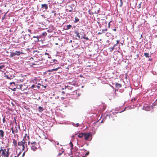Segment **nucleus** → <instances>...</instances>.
I'll list each match as a JSON object with an SVG mask.
<instances>
[{
	"label": "nucleus",
	"mask_w": 157,
	"mask_h": 157,
	"mask_svg": "<svg viewBox=\"0 0 157 157\" xmlns=\"http://www.w3.org/2000/svg\"><path fill=\"white\" fill-rule=\"evenodd\" d=\"M9 149H3L1 147L0 150V157H9Z\"/></svg>",
	"instance_id": "obj_1"
},
{
	"label": "nucleus",
	"mask_w": 157,
	"mask_h": 157,
	"mask_svg": "<svg viewBox=\"0 0 157 157\" xmlns=\"http://www.w3.org/2000/svg\"><path fill=\"white\" fill-rule=\"evenodd\" d=\"M25 137H24L22 140L18 142V146L21 148V151H23L25 149V146L27 147V142L25 140Z\"/></svg>",
	"instance_id": "obj_2"
},
{
	"label": "nucleus",
	"mask_w": 157,
	"mask_h": 157,
	"mask_svg": "<svg viewBox=\"0 0 157 157\" xmlns=\"http://www.w3.org/2000/svg\"><path fill=\"white\" fill-rule=\"evenodd\" d=\"M75 33L76 34V36L79 39H82L84 36H86V34L83 32L78 33L77 31H75Z\"/></svg>",
	"instance_id": "obj_3"
},
{
	"label": "nucleus",
	"mask_w": 157,
	"mask_h": 157,
	"mask_svg": "<svg viewBox=\"0 0 157 157\" xmlns=\"http://www.w3.org/2000/svg\"><path fill=\"white\" fill-rule=\"evenodd\" d=\"M36 144V143L35 141L31 143V149L33 151H36L37 149V147L35 146Z\"/></svg>",
	"instance_id": "obj_4"
},
{
	"label": "nucleus",
	"mask_w": 157,
	"mask_h": 157,
	"mask_svg": "<svg viewBox=\"0 0 157 157\" xmlns=\"http://www.w3.org/2000/svg\"><path fill=\"white\" fill-rule=\"evenodd\" d=\"M21 53V52L19 51H16L15 52H11L10 56L12 57L15 56H19Z\"/></svg>",
	"instance_id": "obj_5"
},
{
	"label": "nucleus",
	"mask_w": 157,
	"mask_h": 157,
	"mask_svg": "<svg viewBox=\"0 0 157 157\" xmlns=\"http://www.w3.org/2000/svg\"><path fill=\"white\" fill-rule=\"evenodd\" d=\"M84 137L85 140H89V138L90 137H91L92 134L90 132L88 133H84Z\"/></svg>",
	"instance_id": "obj_6"
},
{
	"label": "nucleus",
	"mask_w": 157,
	"mask_h": 157,
	"mask_svg": "<svg viewBox=\"0 0 157 157\" xmlns=\"http://www.w3.org/2000/svg\"><path fill=\"white\" fill-rule=\"evenodd\" d=\"M106 107V105L104 103H102L99 105L100 110L101 111H103L105 110Z\"/></svg>",
	"instance_id": "obj_7"
},
{
	"label": "nucleus",
	"mask_w": 157,
	"mask_h": 157,
	"mask_svg": "<svg viewBox=\"0 0 157 157\" xmlns=\"http://www.w3.org/2000/svg\"><path fill=\"white\" fill-rule=\"evenodd\" d=\"M73 7H74L73 4H71L70 5H68L67 7V10L68 11L71 12L73 10Z\"/></svg>",
	"instance_id": "obj_8"
},
{
	"label": "nucleus",
	"mask_w": 157,
	"mask_h": 157,
	"mask_svg": "<svg viewBox=\"0 0 157 157\" xmlns=\"http://www.w3.org/2000/svg\"><path fill=\"white\" fill-rule=\"evenodd\" d=\"M151 106L149 105H148L147 104H145L143 108L145 110L148 111L151 109Z\"/></svg>",
	"instance_id": "obj_9"
},
{
	"label": "nucleus",
	"mask_w": 157,
	"mask_h": 157,
	"mask_svg": "<svg viewBox=\"0 0 157 157\" xmlns=\"http://www.w3.org/2000/svg\"><path fill=\"white\" fill-rule=\"evenodd\" d=\"M5 77L8 79H11L13 78L14 76L13 75H11L10 74H8L7 75L5 74Z\"/></svg>",
	"instance_id": "obj_10"
},
{
	"label": "nucleus",
	"mask_w": 157,
	"mask_h": 157,
	"mask_svg": "<svg viewBox=\"0 0 157 157\" xmlns=\"http://www.w3.org/2000/svg\"><path fill=\"white\" fill-rule=\"evenodd\" d=\"M23 85L21 84V85H19V84H17L16 85V87L14 88L13 89H11L12 90H13L14 91L15 90V89L16 88H17L18 89H20L21 90H22V87L23 86Z\"/></svg>",
	"instance_id": "obj_11"
},
{
	"label": "nucleus",
	"mask_w": 157,
	"mask_h": 157,
	"mask_svg": "<svg viewBox=\"0 0 157 157\" xmlns=\"http://www.w3.org/2000/svg\"><path fill=\"white\" fill-rule=\"evenodd\" d=\"M62 99H64L66 96L65 93L63 91L60 95Z\"/></svg>",
	"instance_id": "obj_12"
},
{
	"label": "nucleus",
	"mask_w": 157,
	"mask_h": 157,
	"mask_svg": "<svg viewBox=\"0 0 157 157\" xmlns=\"http://www.w3.org/2000/svg\"><path fill=\"white\" fill-rule=\"evenodd\" d=\"M5 132L4 131L2 130H0V137L1 138H3L4 137Z\"/></svg>",
	"instance_id": "obj_13"
},
{
	"label": "nucleus",
	"mask_w": 157,
	"mask_h": 157,
	"mask_svg": "<svg viewBox=\"0 0 157 157\" xmlns=\"http://www.w3.org/2000/svg\"><path fill=\"white\" fill-rule=\"evenodd\" d=\"M41 8L44 9L45 10H47L48 9V5L46 4H43L41 5Z\"/></svg>",
	"instance_id": "obj_14"
},
{
	"label": "nucleus",
	"mask_w": 157,
	"mask_h": 157,
	"mask_svg": "<svg viewBox=\"0 0 157 157\" xmlns=\"http://www.w3.org/2000/svg\"><path fill=\"white\" fill-rule=\"evenodd\" d=\"M115 87L116 88H119L121 87L122 85L121 84L118 83H115Z\"/></svg>",
	"instance_id": "obj_15"
},
{
	"label": "nucleus",
	"mask_w": 157,
	"mask_h": 157,
	"mask_svg": "<svg viewBox=\"0 0 157 157\" xmlns=\"http://www.w3.org/2000/svg\"><path fill=\"white\" fill-rule=\"evenodd\" d=\"M13 140V145L15 146H17V142L16 140H15L14 139H12Z\"/></svg>",
	"instance_id": "obj_16"
},
{
	"label": "nucleus",
	"mask_w": 157,
	"mask_h": 157,
	"mask_svg": "<svg viewBox=\"0 0 157 157\" xmlns=\"http://www.w3.org/2000/svg\"><path fill=\"white\" fill-rule=\"evenodd\" d=\"M59 68H60V67H57L56 68H54V69H52L49 70H48V71L51 72L53 71H56Z\"/></svg>",
	"instance_id": "obj_17"
},
{
	"label": "nucleus",
	"mask_w": 157,
	"mask_h": 157,
	"mask_svg": "<svg viewBox=\"0 0 157 157\" xmlns=\"http://www.w3.org/2000/svg\"><path fill=\"white\" fill-rule=\"evenodd\" d=\"M84 135V133H79L78 135V136L80 138H81L83 137Z\"/></svg>",
	"instance_id": "obj_18"
},
{
	"label": "nucleus",
	"mask_w": 157,
	"mask_h": 157,
	"mask_svg": "<svg viewBox=\"0 0 157 157\" xmlns=\"http://www.w3.org/2000/svg\"><path fill=\"white\" fill-rule=\"evenodd\" d=\"M116 45V44H114L113 47H110L109 48V50L110 51V52H112L114 49V47Z\"/></svg>",
	"instance_id": "obj_19"
},
{
	"label": "nucleus",
	"mask_w": 157,
	"mask_h": 157,
	"mask_svg": "<svg viewBox=\"0 0 157 157\" xmlns=\"http://www.w3.org/2000/svg\"><path fill=\"white\" fill-rule=\"evenodd\" d=\"M44 110V109H43V107H41V106H39V107H38V111L39 112H41L42 111H43Z\"/></svg>",
	"instance_id": "obj_20"
},
{
	"label": "nucleus",
	"mask_w": 157,
	"mask_h": 157,
	"mask_svg": "<svg viewBox=\"0 0 157 157\" xmlns=\"http://www.w3.org/2000/svg\"><path fill=\"white\" fill-rule=\"evenodd\" d=\"M65 89L68 90H71L73 89V87L67 86L66 87Z\"/></svg>",
	"instance_id": "obj_21"
},
{
	"label": "nucleus",
	"mask_w": 157,
	"mask_h": 157,
	"mask_svg": "<svg viewBox=\"0 0 157 157\" xmlns=\"http://www.w3.org/2000/svg\"><path fill=\"white\" fill-rule=\"evenodd\" d=\"M75 20L74 22L75 23H77L79 20V19L77 17H75Z\"/></svg>",
	"instance_id": "obj_22"
},
{
	"label": "nucleus",
	"mask_w": 157,
	"mask_h": 157,
	"mask_svg": "<svg viewBox=\"0 0 157 157\" xmlns=\"http://www.w3.org/2000/svg\"><path fill=\"white\" fill-rule=\"evenodd\" d=\"M27 136V139H28V140H29V136H27V134H26L25 135V136H24V137H25V141L27 140V139L26 138V136Z\"/></svg>",
	"instance_id": "obj_23"
},
{
	"label": "nucleus",
	"mask_w": 157,
	"mask_h": 157,
	"mask_svg": "<svg viewBox=\"0 0 157 157\" xmlns=\"http://www.w3.org/2000/svg\"><path fill=\"white\" fill-rule=\"evenodd\" d=\"M16 123V125H15V133H17L18 132V130H17V123L15 122Z\"/></svg>",
	"instance_id": "obj_24"
},
{
	"label": "nucleus",
	"mask_w": 157,
	"mask_h": 157,
	"mask_svg": "<svg viewBox=\"0 0 157 157\" xmlns=\"http://www.w3.org/2000/svg\"><path fill=\"white\" fill-rule=\"evenodd\" d=\"M67 28L66 29L68 30L69 29H71V27H72V26L71 25H68L67 26Z\"/></svg>",
	"instance_id": "obj_25"
},
{
	"label": "nucleus",
	"mask_w": 157,
	"mask_h": 157,
	"mask_svg": "<svg viewBox=\"0 0 157 157\" xmlns=\"http://www.w3.org/2000/svg\"><path fill=\"white\" fill-rule=\"evenodd\" d=\"M144 55L146 57L148 58L150 57L149 54V53H144Z\"/></svg>",
	"instance_id": "obj_26"
},
{
	"label": "nucleus",
	"mask_w": 157,
	"mask_h": 157,
	"mask_svg": "<svg viewBox=\"0 0 157 157\" xmlns=\"http://www.w3.org/2000/svg\"><path fill=\"white\" fill-rule=\"evenodd\" d=\"M18 81L17 82V83L21 82H22L23 81V79H18Z\"/></svg>",
	"instance_id": "obj_27"
},
{
	"label": "nucleus",
	"mask_w": 157,
	"mask_h": 157,
	"mask_svg": "<svg viewBox=\"0 0 157 157\" xmlns=\"http://www.w3.org/2000/svg\"><path fill=\"white\" fill-rule=\"evenodd\" d=\"M10 84L11 85L10 86H11V85H13L14 86H16V85L15 84V82H12L10 83Z\"/></svg>",
	"instance_id": "obj_28"
},
{
	"label": "nucleus",
	"mask_w": 157,
	"mask_h": 157,
	"mask_svg": "<svg viewBox=\"0 0 157 157\" xmlns=\"http://www.w3.org/2000/svg\"><path fill=\"white\" fill-rule=\"evenodd\" d=\"M47 35V33L46 32H44L42 34L43 36H45Z\"/></svg>",
	"instance_id": "obj_29"
},
{
	"label": "nucleus",
	"mask_w": 157,
	"mask_h": 157,
	"mask_svg": "<svg viewBox=\"0 0 157 157\" xmlns=\"http://www.w3.org/2000/svg\"><path fill=\"white\" fill-rule=\"evenodd\" d=\"M85 36H83V37H82V38L86 39V40H89V39L88 38V37H86Z\"/></svg>",
	"instance_id": "obj_30"
},
{
	"label": "nucleus",
	"mask_w": 157,
	"mask_h": 157,
	"mask_svg": "<svg viewBox=\"0 0 157 157\" xmlns=\"http://www.w3.org/2000/svg\"><path fill=\"white\" fill-rule=\"evenodd\" d=\"M45 55H48V58H50V56L49 55V54L48 53H47L46 52V53H45Z\"/></svg>",
	"instance_id": "obj_31"
},
{
	"label": "nucleus",
	"mask_w": 157,
	"mask_h": 157,
	"mask_svg": "<svg viewBox=\"0 0 157 157\" xmlns=\"http://www.w3.org/2000/svg\"><path fill=\"white\" fill-rule=\"evenodd\" d=\"M70 145L71 146V147H72H72L73 146V144L71 142H70Z\"/></svg>",
	"instance_id": "obj_32"
},
{
	"label": "nucleus",
	"mask_w": 157,
	"mask_h": 157,
	"mask_svg": "<svg viewBox=\"0 0 157 157\" xmlns=\"http://www.w3.org/2000/svg\"><path fill=\"white\" fill-rule=\"evenodd\" d=\"M36 86V85H34V84H33V85H32V86H31V88L33 89L34 87H35Z\"/></svg>",
	"instance_id": "obj_33"
},
{
	"label": "nucleus",
	"mask_w": 157,
	"mask_h": 157,
	"mask_svg": "<svg viewBox=\"0 0 157 157\" xmlns=\"http://www.w3.org/2000/svg\"><path fill=\"white\" fill-rule=\"evenodd\" d=\"M5 117L3 118L2 121L3 123H5Z\"/></svg>",
	"instance_id": "obj_34"
},
{
	"label": "nucleus",
	"mask_w": 157,
	"mask_h": 157,
	"mask_svg": "<svg viewBox=\"0 0 157 157\" xmlns=\"http://www.w3.org/2000/svg\"><path fill=\"white\" fill-rule=\"evenodd\" d=\"M33 37L34 38H36L37 40H39V37L38 36H34Z\"/></svg>",
	"instance_id": "obj_35"
},
{
	"label": "nucleus",
	"mask_w": 157,
	"mask_h": 157,
	"mask_svg": "<svg viewBox=\"0 0 157 157\" xmlns=\"http://www.w3.org/2000/svg\"><path fill=\"white\" fill-rule=\"evenodd\" d=\"M89 154V151H88L87 152H86V154H85V156H87Z\"/></svg>",
	"instance_id": "obj_36"
},
{
	"label": "nucleus",
	"mask_w": 157,
	"mask_h": 157,
	"mask_svg": "<svg viewBox=\"0 0 157 157\" xmlns=\"http://www.w3.org/2000/svg\"><path fill=\"white\" fill-rule=\"evenodd\" d=\"M4 67V65H2L0 66V69H2L3 67Z\"/></svg>",
	"instance_id": "obj_37"
},
{
	"label": "nucleus",
	"mask_w": 157,
	"mask_h": 157,
	"mask_svg": "<svg viewBox=\"0 0 157 157\" xmlns=\"http://www.w3.org/2000/svg\"><path fill=\"white\" fill-rule=\"evenodd\" d=\"M5 16H6L5 15H4L2 18V20H3L5 18Z\"/></svg>",
	"instance_id": "obj_38"
},
{
	"label": "nucleus",
	"mask_w": 157,
	"mask_h": 157,
	"mask_svg": "<svg viewBox=\"0 0 157 157\" xmlns=\"http://www.w3.org/2000/svg\"><path fill=\"white\" fill-rule=\"evenodd\" d=\"M12 133L13 134H14L15 133V131L14 130H12Z\"/></svg>",
	"instance_id": "obj_39"
},
{
	"label": "nucleus",
	"mask_w": 157,
	"mask_h": 157,
	"mask_svg": "<svg viewBox=\"0 0 157 157\" xmlns=\"http://www.w3.org/2000/svg\"><path fill=\"white\" fill-rule=\"evenodd\" d=\"M116 41H117L116 45H117V44H118L119 43V40H117Z\"/></svg>",
	"instance_id": "obj_40"
},
{
	"label": "nucleus",
	"mask_w": 157,
	"mask_h": 157,
	"mask_svg": "<svg viewBox=\"0 0 157 157\" xmlns=\"http://www.w3.org/2000/svg\"><path fill=\"white\" fill-rule=\"evenodd\" d=\"M28 31L29 32H30L31 33H32L31 30H30V29H28Z\"/></svg>",
	"instance_id": "obj_41"
},
{
	"label": "nucleus",
	"mask_w": 157,
	"mask_h": 157,
	"mask_svg": "<svg viewBox=\"0 0 157 157\" xmlns=\"http://www.w3.org/2000/svg\"><path fill=\"white\" fill-rule=\"evenodd\" d=\"M138 7L139 8H140V7H141V5L140 4L139 5H138Z\"/></svg>",
	"instance_id": "obj_42"
},
{
	"label": "nucleus",
	"mask_w": 157,
	"mask_h": 157,
	"mask_svg": "<svg viewBox=\"0 0 157 157\" xmlns=\"http://www.w3.org/2000/svg\"><path fill=\"white\" fill-rule=\"evenodd\" d=\"M11 130H12H12H14V129H13V127H12L11 128Z\"/></svg>",
	"instance_id": "obj_43"
},
{
	"label": "nucleus",
	"mask_w": 157,
	"mask_h": 157,
	"mask_svg": "<svg viewBox=\"0 0 157 157\" xmlns=\"http://www.w3.org/2000/svg\"><path fill=\"white\" fill-rule=\"evenodd\" d=\"M77 125V127H78L79 126V124L78 123H77L76 124Z\"/></svg>",
	"instance_id": "obj_44"
},
{
	"label": "nucleus",
	"mask_w": 157,
	"mask_h": 157,
	"mask_svg": "<svg viewBox=\"0 0 157 157\" xmlns=\"http://www.w3.org/2000/svg\"><path fill=\"white\" fill-rule=\"evenodd\" d=\"M54 12V16H55L56 13H55V11ZM52 13H53V12H52Z\"/></svg>",
	"instance_id": "obj_45"
},
{
	"label": "nucleus",
	"mask_w": 157,
	"mask_h": 157,
	"mask_svg": "<svg viewBox=\"0 0 157 157\" xmlns=\"http://www.w3.org/2000/svg\"><path fill=\"white\" fill-rule=\"evenodd\" d=\"M62 154V153H59V154L58 155L59 156L60 155Z\"/></svg>",
	"instance_id": "obj_46"
},
{
	"label": "nucleus",
	"mask_w": 157,
	"mask_h": 157,
	"mask_svg": "<svg viewBox=\"0 0 157 157\" xmlns=\"http://www.w3.org/2000/svg\"><path fill=\"white\" fill-rule=\"evenodd\" d=\"M37 88H38V89H39V88H40V86H37Z\"/></svg>",
	"instance_id": "obj_47"
},
{
	"label": "nucleus",
	"mask_w": 157,
	"mask_h": 157,
	"mask_svg": "<svg viewBox=\"0 0 157 157\" xmlns=\"http://www.w3.org/2000/svg\"><path fill=\"white\" fill-rule=\"evenodd\" d=\"M113 30L115 31L116 30V29H113Z\"/></svg>",
	"instance_id": "obj_48"
},
{
	"label": "nucleus",
	"mask_w": 157,
	"mask_h": 157,
	"mask_svg": "<svg viewBox=\"0 0 157 157\" xmlns=\"http://www.w3.org/2000/svg\"><path fill=\"white\" fill-rule=\"evenodd\" d=\"M103 21H104V23H106V22H105V20H103Z\"/></svg>",
	"instance_id": "obj_49"
},
{
	"label": "nucleus",
	"mask_w": 157,
	"mask_h": 157,
	"mask_svg": "<svg viewBox=\"0 0 157 157\" xmlns=\"http://www.w3.org/2000/svg\"><path fill=\"white\" fill-rule=\"evenodd\" d=\"M29 144H30V141H29L28 142V144L29 145Z\"/></svg>",
	"instance_id": "obj_50"
},
{
	"label": "nucleus",
	"mask_w": 157,
	"mask_h": 157,
	"mask_svg": "<svg viewBox=\"0 0 157 157\" xmlns=\"http://www.w3.org/2000/svg\"><path fill=\"white\" fill-rule=\"evenodd\" d=\"M102 122H103V120H102L101 121V123H102Z\"/></svg>",
	"instance_id": "obj_51"
},
{
	"label": "nucleus",
	"mask_w": 157,
	"mask_h": 157,
	"mask_svg": "<svg viewBox=\"0 0 157 157\" xmlns=\"http://www.w3.org/2000/svg\"><path fill=\"white\" fill-rule=\"evenodd\" d=\"M25 152H24V153H23V156H24V155H25Z\"/></svg>",
	"instance_id": "obj_52"
},
{
	"label": "nucleus",
	"mask_w": 157,
	"mask_h": 157,
	"mask_svg": "<svg viewBox=\"0 0 157 157\" xmlns=\"http://www.w3.org/2000/svg\"><path fill=\"white\" fill-rule=\"evenodd\" d=\"M98 34H101V33H100V32H99Z\"/></svg>",
	"instance_id": "obj_53"
},
{
	"label": "nucleus",
	"mask_w": 157,
	"mask_h": 157,
	"mask_svg": "<svg viewBox=\"0 0 157 157\" xmlns=\"http://www.w3.org/2000/svg\"><path fill=\"white\" fill-rule=\"evenodd\" d=\"M104 31H107V29H105L104 30Z\"/></svg>",
	"instance_id": "obj_54"
},
{
	"label": "nucleus",
	"mask_w": 157,
	"mask_h": 157,
	"mask_svg": "<svg viewBox=\"0 0 157 157\" xmlns=\"http://www.w3.org/2000/svg\"><path fill=\"white\" fill-rule=\"evenodd\" d=\"M102 40L101 39H100V41H101Z\"/></svg>",
	"instance_id": "obj_55"
},
{
	"label": "nucleus",
	"mask_w": 157,
	"mask_h": 157,
	"mask_svg": "<svg viewBox=\"0 0 157 157\" xmlns=\"http://www.w3.org/2000/svg\"><path fill=\"white\" fill-rule=\"evenodd\" d=\"M18 155L17 156H15L14 157H18Z\"/></svg>",
	"instance_id": "obj_56"
},
{
	"label": "nucleus",
	"mask_w": 157,
	"mask_h": 157,
	"mask_svg": "<svg viewBox=\"0 0 157 157\" xmlns=\"http://www.w3.org/2000/svg\"><path fill=\"white\" fill-rule=\"evenodd\" d=\"M56 45H57V44H58V43H56Z\"/></svg>",
	"instance_id": "obj_57"
},
{
	"label": "nucleus",
	"mask_w": 157,
	"mask_h": 157,
	"mask_svg": "<svg viewBox=\"0 0 157 157\" xmlns=\"http://www.w3.org/2000/svg\"><path fill=\"white\" fill-rule=\"evenodd\" d=\"M133 100H134L133 99H132V101H133Z\"/></svg>",
	"instance_id": "obj_58"
},
{
	"label": "nucleus",
	"mask_w": 157,
	"mask_h": 157,
	"mask_svg": "<svg viewBox=\"0 0 157 157\" xmlns=\"http://www.w3.org/2000/svg\"><path fill=\"white\" fill-rule=\"evenodd\" d=\"M57 145H58V144H59V143H58V142L57 143Z\"/></svg>",
	"instance_id": "obj_59"
},
{
	"label": "nucleus",
	"mask_w": 157,
	"mask_h": 157,
	"mask_svg": "<svg viewBox=\"0 0 157 157\" xmlns=\"http://www.w3.org/2000/svg\"><path fill=\"white\" fill-rule=\"evenodd\" d=\"M71 157H73V156H71Z\"/></svg>",
	"instance_id": "obj_60"
},
{
	"label": "nucleus",
	"mask_w": 157,
	"mask_h": 157,
	"mask_svg": "<svg viewBox=\"0 0 157 157\" xmlns=\"http://www.w3.org/2000/svg\"><path fill=\"white\" fill-rule=\"evenodd\" d=\"M29 36H30V35L29 34Z\"/></svg>",
	"instance_id": "obj_61"
},
{
	"label": "nucleus",
	"mask_w": 157,
	"mask_h": 157,
	"mask_svg": "<svg viewBox=\"0 0 157 157\" xmlns=\"http://www.w3.org/2000/svg\"><path fill=\"white\" fill-rule=\"evenodd\" d=\"M82 157H86L85 156H83Z\"/></svg>",
	"instance_id": "obj_62"
},
{
	"label": "nucleus",
	"mask_w": 157,
	"mask_h": 157,
	"mask_svg": "<svg viewBox=\"0 0 157 157\" xmlns=\"http://www.w3.org/2000/svg\"><path fill=\"white\" fill-rule=\"evenodd\" d=\"M44 87L45 88L46 87V86H44Z\"/></svg>",
	"instance_id": "obj_63"
},
{
	"label": "nucleus",
	"mask_w": 157,
	"mask_h": 157,
	"mask_svg": "<svg viewBox=\"0 0 157 157\" xmlns=\"http://www.w3.org/2000/svg\"><path fill=\"white\" fill-rule=\"evenodd\" d=\"M121 0V2H122V0Z\"/></svg>",
	"instance_id": "obj_64"
}]
</instances>
